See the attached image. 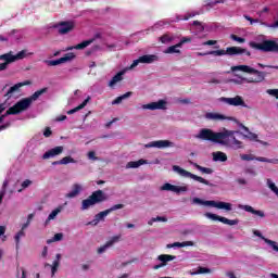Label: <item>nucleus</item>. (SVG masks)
I'll return each mask as SVG.
<instances>
[{
    "mask_svg": "<svg viewBox=\"0 0 278 278\" xmlns=\"http://www.w3.org/2000/svg\"><path fill=\"white\" fill-rule=\"evenodd\" d=\"M238 131L228 130L224 128L219 132H214L210 128H203L195 136L199 140H208L215 142V144H224V147H230L231 149H242V142L236 139Z\"/></svg>",
    "mask_w": 278,
    "mask_h": 278,
    "instance_id": "nucleus-1",
    "label": "nucleus"
},
{
    "mask_svg": "<svg viewBox=\"0 0 278 278\" xmlns=\"http://www.w3.org/2000/svg\"><path fill=\"white\" fill-rule=\"evenodd\" d=\"M45 92H47V88L36 91L34 96L24 98L20 100L17 103H15L13 106H11L4 115L0 116V131H3V129H8V127L10 126V122H7L5 124L1 125L5 116H10L12 114H21V112H25V110H28L29 105H31L34 101H37L42 94H45Z\"/></svg>",
    "mask_w": 278,
    "mask_h": 278,
    "instance_id": "nucleus-2",
    "label": "nucleus"
},
{
    "mask_svg": "<svg viewBox=\"0 0 278 278\" xmlns=\"http://www.w3.org/2000/svg\"><path fill=\"white\" fill-rule=\"evenodd\" d=\"M232 73L236 71H241L242 73H248L249 75H256L254 78H241V81H237V84H261L264 81L266 74L264 72H260L249 65H237L231 67Z\"/></svg>",
    "mask_w": 278,
    "mask_h": 278,
    "instance_id": "nucleus-3",
    "label": "nucleus"
},
{
    "mask_svg": "<svg viewBox=\"0 0 278 278\" xmlns=\"http://www.w3.org/2000/svg\"><path fill=\"white\" fill-rule=\"evenodd\" d=\"M249 47L256 51H263V53H278V43L273 40H263L262 42L250 41Z\"/></svg>",
    "mask_w": 278,
    "mask_h": 278,
    "instance_id": "nucleus-4",
    "label": "nucleus"
},
{
    "mask_svg": "<svg viewBox=\"0 0 278 278\" xmlns=\"http://www.w3.org/2000/svg\"><path fill=\"white\" fill-rule=\"evenodd\" d=\"M27 58V50H22L17 54H13L12 52L0 55V60L3 63H0V71H5L9 64L12 62H16L18 60H25Z\"/></svg>",
    "mask_w": 278,
    "mask_h": 278,
    "instance_id": "nucleus-5",
    "label": "nucleus"
},
{
    "mask_svg": "<svg viewBox=\"0 0 278 278\" xmlns=\"http://www.w3.org/2000/svg\"><path fill=\"white\" fill-rule=\"evenodd\" d=\"M192 203L197 205H205L206 207H216L217 210H226V212H231V203L229 202H216L214 200H201L199 198H193Z\"/></svg>",
    "mask_w": 278,
    "mask_h": 278,
    "instance_id": "nucleus-6",
    "label": "nucleus"
},
{
    "mask_svg": "<svg viewBox=\"0 0 278 278\" xmlns=\"http://www.w3.org/2000/svg\"><path fill=\"white\" fill-rule=\"evenodd\" d=\"M101 201H105V195L103 194V191H94L88 199L83 200L81 210H88L92 207V205L101 203Z\"/></svg>",
    "mask_w": 278,
    "mask_h": 278,
    "instance_id": "nucleus-7",
    "label": "nucleus"
},
{
    "mask_svg": "<svg viewBox=\"0 0 278 278\" xmlns=\"http://www.w3.org/2000/svg\"><path fill=\"white\" fill-rule=\"evenodd\" d=\"M173 172L177 173L178 175H180V177H189L190 179H193L194 181H199L200 184H204V186H210V181L205 180V178L201 177V176H197L177 165L173 166Z\"/></svg>",
    "mask_w": 278,
    "mask_h": 278,
    "instance_id": "nucleus-8",
    "label": "nucleus"
},
{
    "mask_svg": "<svg viewBox=\"0 0 278 278\" xmlns=\"http://www.w3.org/2000/svg\"><path fill=\"white\" fill-rule=\"evenodd\" d=\"M157 60L160 59L155 54H144L132 61V64L128 67V71H134L138 64H153V62H157Z\"/></svg>",
    "mask_w": 278,
    "mask_h": 278,
    "instance_id": "nucleus-9",
    "label": "nucleus"
},
{
    "mask_svg": "<svg viewBox=\"0 0 278 278\" xmlns=\"http://www.w3.org/2000/svg\"><path fill=\"white\" fill-rule=\"evenodd\" d=\"M204 216L206 218H210L211 220H218L219 223H223L224 225H238L240 223L239 219H228L227 217H220L214 213H205Z\"/></svg>",
    "mask_w": 278,
    "mask_h": 278,
    "instance_id": "nucleus-10",
    "label": "nucleus"
},
{
    "mask_svg": "<svg viewBox=\"0 0 278 278\" xmlns=\"http://www.w3.org/2000/svg\"><path fill=\"white\" fill-rule=\"evenodd\" d=\"M146 149H168L169 147H175V143L169 140H157L147 143Z\"/></svg>",
    "mask_w": 278,
    "mask_h": 278,
    "instance_id": "nucleus-11",
    "label": "nucleus"
},
{
    "mask_svg": "<svg viewBox=\"0 0 278 278\" xmlns=\"http://www.w3.org/2000/svg\"><path fill=\"white\" fill-rule=\"evenodd\" d=\"M161 190L180 194V192H188V187L187 186H175V185L166 182L161 187Z\"/></svg>",
    "mask_w": 278,
    "mask_h": 278,
    "instance_id": "nucleus-12",
    "label": "nucleus"
},
{
    "mask_svg": "<svg viewBox=\"0 0 278 278\" xmlns=\"http://www.w3.org/2000/svg\"><path fill=\"white\" fill-rule=\"evenodd\" d=\"M173 260H177V256L170 254H161L157 256V261L161 262L159 265H154V270H160V268H164L168 262H173Z\"/></svg>",
    "mask_w": 278,
    "mask_h": 278,
    "instance_id": "nucleus-13",
    "label": "nucleus"
},
{
    "mask_svg": "<svg viewBox=\"0 0 278 278\" xmlns=\"http://www.w3.org/2000/svg\"><path fill=\"white\" fill-rule=\"evenodd\" d=\"M72 60H75V53L70 52L58 60L47 61V64L48 66H58L60 64H65V62H71Z\"/></svg>",
    "mask_w": 278,
    "mask_h": 278,
    "instance_id": "nucleus-14",
    "label": "nucleus"
},
{
    "mask_svg": "<svg viewBox=\"0 0 278 278\" xmlns=\"http://www.w3.org/2000/svg\"><path fill=\"white\" fill-rule=\"evenodd\" d=\"M238 208L243 210V212H249L250 214H253L254 216H258V218L266 217V213H264V211L255 210L251 205L238 204Z\"/></svg>",
    "mask_w": 278,
    "mask_h": 278,
    "instance_id": "nucleus-15",
    "label": "nucleus"
},
{
    "mask_svg": "<svg viewBox=\"0 0 278 278\" xmlns=\"http://www.w3.org/2000/svg\"><path fill=\"white\" fill-rule=\"evenodd\" d=\"M242 53H245V55L251 56V51L240 48V47H229L227 50H225V55H242Z\"/></svg>",
    "mask_w": 278,
    "mask_h": 278,
    "instance_id": "nucleus-16",
    "label": "nucleus"
},
{
    "mask_svg": "<svg viewBox=\"0 0 278 278\" xmlns=\"http://www.w3.org/2000/svg\"><path fill=\"white\" fill-rule=\"evenodd\" d=\"M61 153H64V147L58 146L43 153L42 160H51V157H56V155H61Z\"/></svg>",
    "mask_w": 278,
    "mask_h": 278,
    "instance_id": "nucleus-17",
    "label": "nucleus"
},
{
    "mask_svg": "<svg viewBox=\"0 0 278 278\" xmlns=\"http://www.w3.org/2000/svg\"><path fill=\"white\" fill-rule=\"evenodd\" d=\"M220 101L224 103H227L228 105H233L235 108H238V105H241L244 108V100H242V97L236 96L235 98H220Z\"/></svg>",
    "mask_w": 278,
    "mask_h": 278,
    "instance_id": "nucleus-18",
    "label": "nucleus"
},
{
    "mask_svg": "<svg viewBox=\"0 0 278 278\" xmlns=\"http://www.w3.org/2000/svg\"><path fill=\"white\" fill-rule=\"evenodd\" d=\"M142 110H166V101L159 100L157 102H151L149 104H143Z\"/></svg>",
    "mask_w": 278,
    "mask_h": 278,
    "instance_id": "nucleus-19",
    "label": "nucleus"
},
{
    "mask_svg": "<svg viewBox=\"0 0 278 278\" xmlns=\"http://www.w3.org/2000/svg\"><path fill=\"white\" fill-rule=\"evenodd\" d=\"M119 241H121V235L112 237L104 245L98 249V253L99 254L105 253V251H108L110 247H114V244H116V242H119Z\"/></svg>",
    "mask_w": 278,
    "mask_h": 278,
    "instance_id": "nucleus-20",
    "label": "nucleus"
},
{
    "mask_svg": "<svg viewBox=\"0 0 278 278\" xmlns=\"http://www.w3.org/2000/svg\"><path fill=\"white\" fill-rule=\"evenodd\" d=\"M59 34H68L73 27H75V24L73 22H62L58 26Z\"/></svg>",
    "mask_w": 278,
    "mask_h": 278,
    "instance_id": "nucleus-21",
    "label": "nucleus"
},
{
    "mask_svg": "<svg viewBox=\"0 0 278 278\" xmlns=\"http://www.w3.org/2000/svg\"><path fill=\"white\" fill-rule=\"evenodd\" d=\"M129 71V67L124 68L118 72L109 83L110 88H114L118 84V81H123V75H125Z\"/></svg>",
    "mask_w": 278,
    "mask_h": 278,
    "instance_id": "nucleus-22",
    "label": "nucleus"
},
{
    "mask_svg": "<svg viewBox=\"0 0 278 278\" xmlns=\"http://www.w3.org/2000/svg\"><path fill=\"white\" fill-rule=\"evenodd\" d=\"M205 118H207V121H231L230 117H227L219 113H206Z\"/></svg>",
    "mask_w": 278,
    "mask_h": 278,
    "instance_id": "nucleus-23",
    "label": "nucleus"
},
{
    "mask_svg": "<svg viewBox=\"0 0 278 278\" xmlns=\"http://www.w3.org/2000/svg\"><path fill=\"white\" fill-rule=\"evenodd\" d=\"M23 86H29V81L15 84L13 87L9 89V91L7 92V97H12V94H14V92H18V90H21Z\"/></svg>",
    "mask_w": 278,
    "mask_h": 278,
    "instance_id": "nucleus-24",
    "label": "nucleus"
},
{
    "mask_svg": "<svg viewBox=\"0 0 278 278\" xmlns=\"http://www.w3.org/2000/svg\"><path fill=\"white\" fill-rule=\"evenodd\" d=\"M143 164H149V161L140 159L139 161H130L127 163L126 168H140Z\"/></svg>",
    "mask_w": 278,
    "mask_h": 278,
    "instance_id": "nucleus-25",
    "label": "nucleus"
},
{
    "mask_svg": "<svg viewBox=\"0 0 278 278\" xmlns=\"http://www.w3.org/2000/svg\"><path fill=\"white\" fill-rule=\"evenodd\" d=\"M79 192H81V185L76 184L72 187V191H70L65 197L66 199H75Z\"/></svg>",
    "mask_w": 278,
    "mask_h": 278,
    "instance_id": "nucleus-26",
    "label": "nucleus"
},
{
    "mask_svg": "<svg viewBox=\"0 0 278 278\" xmlns=\"http://www.w3.org/2000/svg\"><path fill=\"white\" fill-rule=\"evenodd\" d=\"M109 214H110V211L108 210L98 213L94 216V219L91 223H89V225H99V223H101V220H103V218H105V216H108Z\"/></svg>",
    "mask_w": 278,
    "mask_h": 278,
    "instance_id": "nucleus-27",
    "label": "nucleus"
},
{
    "mask_svg": "<svg viewBox=\"0 0 278 278\" xmlns=\"http://www.w3.org/2000/svg\"><path fill=\"white\" fill-rule=\"evenodd\" d=\"M189 164H191V166H194V168H197V170H200V173H204L205 175H212L214 173V170L212 168L203 167L192 161H190Z\"/></svg>",
    "mask_w": 278,
    "mask_h": 278,
    "instance_id": "nucleus-28",
    "label": "nucleus"
},
{
    "mask_svg": "<svg viewBox=\"0 0 278 278\" xmlns=\"http://www.w3.org/2000/svg\"><path fill=\"white\" fill-rule=\"evenodd\" d=\"M213 162H227V154L225 152H213Z\"/></svg>",
    "mask_w": 278,
    "mask_h": 278,
    "instance_id": "nucleus-29",
    "label": "nucleus"
},
{
    "mask_svg": "<svg viewBox=\"0 0 278 278\" xmlns=\"http://www.w3.org/2000/svg\"><path fill=\"white\" fill-rule=\"evenodd\" d=\"M184 247H194V243L192 241H184V242H175L173 244H167V249H181Z\"/></svg>",
    "mask_w": 278,
    "mask_h": 278,
    "instance_id": "nucleus-30",
    "label": "nucleus"
},
{
    "mask_svg": "<svg viewBox=\"0 0 278 278\" xmlns=\"http://www.w3.org/2000/svg\"><path fill=\"white\" fill-rule=\"evenodd\" d=\"M89 45H92V40H85L74 47H68L66 51H73V49H77V50L86 49V47H89Z\"/></svg>",
    "mask_w": 278,
    "mask_h": 278,
    "instance_id": "nucleus-31",
    "label": "nucleus"
},
{
    "mask_svg": "<svg viewBox=\"0 0 278 278\" xmlns=\"http://www.w3.org/2000/svg\"><path fill=\"white\" fill-rule=\"evenodd\" d=\"M60 212H62V206H59L56 208H54L48 216L47 220H46V225L48 223H51V220H55V218L58 217V214H60Z\"/></svg>",
    "mask_w": 278,
    "mask_h": 278,
    "instance_id": "nucleus-32",
    "label": "nucleus"
},
{
    "mask_svg": "<svg viewBox=\"0 0 278 278\" xmlns=\"http://www.w3.org/2000/svg\"><path fill=\"white\" fill-rule=\"evenodd\" d=\"M197 55L199 56H203V55H215V56H220V55H225V50H213V51H208V52H198Z\"/></svg>",
    "mask_w": 278,
    "mask_h": 278,
    "instance_id": "nucleus-33",
    "label": "nucleus"
},
{
    "mask_svg": "<svg viewBox=\"0 0 278 278\" xmlns=\"http://www.w3.org/2000/svg\"><path fill=\"white\" fill-rule=\"evenodd\" d=\"M129 97H131V91H128L119 97H117L113 102L112 105H118V103H123V101H125V99H129Z\"/></svg>",
    "mask_w": 278,
    "mask_h": 278,
    "instance_id": "nucleus-34",
    "label": "nucleus"
},
{
    "mask_svg": "<svg viewBox=\"0 0 278 278\" xmlns=\"http://www.w3.org/2000/svg\"><path fill=\"white\" fill-rule=\"evenodd\" d=\"M89 101H90V97H88L86 100H84V102L80 105L76 106L75 109H72V110L67 111V114H75V112H79V110H84V108L86 105H88Z\"/></svg>",
    "mask_w": 278,
    "mask_h": 278,
    "instance_id": "nucleus-35",
    "label": "nucleus"
},
{
    "mask_svg": "<svg viewBox=\"0 0 278 278\" xmlns=\"http://www.w3.org/2000/svg\"><path fill=\"white\" fill-rule=\"evenodd\" d=\"M60 260H62V254H56V260L52 263L51 273L52 277L58 273V268L60 266Z\"/></svg>",
    "mask_w": 278,
    "mask_h": 278,
    "instance_id": "nucleus-36",
    "label": "nucleus"
},
{
    "mask_svg": "<svg viewBox=\"0 0 278 278\" xmlns=\"http://www.w3.org/2000/svg\"><path fill=\"white\" fill-rule=\"evenodd\" d=\"M265 244H268V247H270V249H273V251H275L276 253H278V243L277 241H273L270 239L267 238H263Z\"/></svg>",
    "mask_w": 278,
    "mask_h": 278,
    "instance_id": "nucleus-37",
    "label": "nucleus"
},
{
    "mask_svg": "<svg viewBox=\"0 0 278 278\" xmlns=\"http://www.w3.org/2000/svg\"><path fill=\"white\" fill-rule=\"evenodd\" d=\"M242 129L244 130V137L249 140H257V135L251 132L245 126H242Z\"/></svg>",
    "mask_w": 278,
    "mask_h": 278,
    "instance_id": "nucleus-38",
    "label": "nucleus"
},
{
    "mask_svg": "<svg viewBox=\"0 0 278 278\" xmlns=\"http://www.w3.org/2000/svg\"><path fill=\"white\" fill-rule=\"evenodd\" d=\"M181 46L179 43H176L175 46L168 47L164 53H180Z\"/></svg>",
    "mask_w": 278,
    "mask_h": 278,
    "instance_id": "nucleus-39",
    "label": "nucleus"
},
{
    "mask_svg": "<svg viewBox=\"0 0 278 278\" xmlns=\"http://www.w3.org/2000/svg\"><path fill=\"white\" fill-rule=\"evenodd\" d=\"M59 164L61 165L77 164V161H75V159H73L72 156H65L59 161Z\"/></svg>",
    "mask_w": 278,
    "mask_h": 278,
    "instance_id": "nucleus-40",
    "label": "nucleus"
},
{
    "mask_svg": "<svg viewBox=\"0 0 278 278\" xmlns=\"http://www.w3.org/2000/svg\"><path fill=\"white\" fill-rule=\"evenodd\" d=\"M256 162H266L267 164H278V159H267L263 156H257Z\"/></svg>",
    "mask_w": 278,
    "mask_h": 278,
    "instance_id": "nucleus-41",
    "label": "nucleus"
},
{
    "mask_svg": "<svg viewBox=\"0 0 278 278\" xmlns=\"http://www.w3.org/2000/svg\"><path fill=\"white\" fill-rule=\"evenodd\" d=\"M267 186H268L269 190H271V192H274V194H276V197H278V187H277V185H275V182H273V180L267 179Z\"/></svg>",
    "mask_w": 278,
    "mask_h": 278,
    "instance_id": "nucleus-42",
    "label": "nucleus"
},
{
    "mask_svg": "<svg viewBox=\"0 0 278 278\" xmlns=\"http://www.w3.org/2000/svg\"><path fill=\"white\" fill-rule=\"evenodd\" d=\"M64 238V235L62 232L55 233L52 239H49L47 242L48 244H51V242H60Z\"/></svg>",
    "mask_w": 278,
    "mask_h": 278,
    "instance_id": "nucleus-43",
    "label": "nucleus"
},
{
    "mask_svg": "<svg viewBox=\"0 0 278 278\" xmlns=\"http://www.w3.org/2000/svg\"><path fill=\"white\" fill-rule=\"evenodd\" d=\"M166 220H167L166 217L157 216L150 219L148 222V225H153V223H166Z\"/></svg>",
    "mask_w": 278,
    "mask_h": 278,
    "instance_id": "nucleus-44",
    "label": "nucleus"
},
{
    "mask_svg": "<svg viewBox=\"0 0 278 278\" xmlns=\"http://www.w3.org/2000/svg\"><path fill=\"white\" fill-rule=\"evenodd\" d=\"M21 238H25V231L23 230H20L15 237H14V240L16 242V248L18 249V244L21 243Z\"/></svg>",
    "mask_w": 278,
    "mask_h": 278,
    "instance_id": "nucleus-45",
    "label": "nucleus"
},
{
    "mask_svg": "<svg viewBox=\"0 0 278 278\" xmlns=\"http://www.w3.org/2000/svg\"><path fill=\"white\" fill-rule=\"evenodd\" d=\"M240 157L243 162H253V160H257L253 154H241Z\"/></svg>",
    "mask_w": 278,
    "mask_h": 278,
    "instance_id": "nucleus-46",
    "label": "nucleus"
},
{
    "mask_svg": "<svg viewBox=\"0 0 278 278\" xmlns=\"http://www.w3.org/2000/svg\"><path fill=\"white\" fill-rule=\"evenodd\" d=\"M9 180L5 179L2 185V189L0 191V203L3 201V197H5V188H8Z\"/></svg>",
    "mask_w": 278,
    "mask_h": 278,
    "instance_id": "nucleus-47",
    "label": "nucleus"
},
{
    "mask_svg": "<svg viewBox=\"0 0 278 278\" xmlns=\"http://www.w3.org/2000/svg\"><path fill=\"white\" fill-rule=\"evenodd\" d=\"M216 3H223V0H207L205 8L206 9L214 8Z\"/></svg>",
    "mask_w": 278,
    "mask_h": 278,
    "instance_id": "nucleus-48",
    "label": "nucleus"
},
{
    "mask_svg": "<svg viewBox=\"0 0 278 278\" xmlns=\"http://www.w3.org/2000/svg\"><path fill=\"white\" fill-rule=\"evenodd\" d=\"M230 38L231 40H235V42H239L240 45L247 42V39L242 37H238L237 35H231Z\"/></svg>",
    "mask_w": 278,
    "mask_h": 278,
    "instance_id": "nucleus-49",
    "label": "nucleus"
},
{
    "mask_svg": "<svg viewBox=\"0 0 278 278\" xmlns=\"http://www.w3.org/2000/svg\"><path fill=\"white\" fill-rule=\"evenodd\" d=\"M186 42H192V38H190V37H182L180 39V41L178 42V47H184V45H186Z\"/></svg>",
    "mask_w": 278,
    "mask_h": 278,
    "instance_id": "nucleus-50",
    "label": "nucleus"
},
{
    "mask_svg": "<svg viewBox=\"0 0 278 278\" xmlns=\"http://www.w3.org/2000/svg\"><path fill=\"white\" fill-rule=\"evenodd\" d=\"M116 210H123V204H115L111 208H108L106 211L110 214L111 212H116Z\"/></svg>",
    "mask_w": 278,
    "mask_h": 278,
    "instance_id": "nucleus-51",
    "label": "nucleus"
},
{
    "mask_svg": "<svg viewBox=\"0 0 278 278\" xmlns=\"http://www.w3.org/2000/svg\"><path fill=\"white\" fill-rule=\"evenodd\" d=\"M170 40H173V38L168 35H164L161 37V42H163V45H166L167 42H170Z\"/></svg>",
    "mask_w": 278,
    "mask_h": 278,
    "instance_id": "nucleus-52",
    "label": "nucleus"
},
{
    "mask_svg": "<svg viewBox=\"0 0 278 278\" xmlns=\"http://www.w3.org/2000/svg\"><path fill=\"white\" fill-rule=\"evenodd\" d=\"M267 94H270V97H275L278 99V89H268Z\"/></svg>",
    "mask_w": 278,
    "mask_h": 278,
    "instance_id": "nucleus-53",
    "label": "nucleus"
},
{
    "mask_svg": "<svg viewBox=\"0 0 278 278\" xmlns=\"http://www.w3.org/2000/svg\"><path fill=\"white\" fill-rule=\"evenodd\" d=\"M193 25L197 27L198 31L201 33L203 31L205 28L203 27V24H200L199 21H194Z\"/></svg>",
    "mask_w": 278,
    "mask_h": 278,
    "instance_id": "nucleus-54",
    "label": "nucleus"
},
{
    "mask_svg": "<svg viewBox=\"0 0 278 278\" xmlns=\"http://www.w3.org/2000/svg\"><path fill=\"white\" fill-rule=\"evenodd\" d=\"M197 14H199V13L193 12V13L185 15L184 17H179L178 20L179 21H188L189 18H192V16H197Z\"/></svg>",
    "mask_w": 278,
    "mask_h": 278,
    "instance_id": "nucleus-55",
    "label": "nucleus"
},
{
    "mask_svg": "<svg viewBox=\"0 0 278 278\" xmlns=\"http://www.w3.org/2000/svg\"><path fill=\"white\" fill-rule=\"evenodd\" d=\"M30 184H31V180H29V179L24 180L22 182L23 190H25V188H29Z\"/></svg>",
    "mask_w": 278,
    "mask_h": 278,
    "instance_id": "nucleus-56",
    "label": "nucleus"
},
{
    "mask_svg": "<svg viewBox=\"0 0 278 278\" xmlns=\"http://www.w3.org/2000/svg\"><path fill=\"white\" fill-rule=\"evenodd\" d=\"M166 26V22L160 21L154 25V29H160V27Z\"/></svg>",
    "mask_w": 278,
    "mask_h": 278,
    "instance_id": "nucleus-57",
    "label": "nucleus"
},
{
    "mask_svg": "<svg viewBox=\"0 0 278 278\" xmlns=\"http://www.w3.org/2000/svg\"><path fill=\"white\" fill-rule=\"evenodd\" d=\"M216 42H217L216 40H207V41L203 42L202 45L204 47H212V46L216 45Z\"/></svg>",
    "mask_w": 278,
    "mask_h": 278,
    "instance_id": "nucleus-58",
    "label": "nucleus"
},
{
    "mask_svg": "<svg viewBox=\"0 0 278 278\" xmlns=\"http://www.w3.org/2000/svg\"><path fill=\"white\" fill-rule=\"evenodd\" d=\"M198 273H199L200 275H203L204 273H210V268H207V267H200L199 270H198Z\"/></svg>",
    "mask_w": 278,
    "mask_h": 278,
    "instance_id": "nucleus-59",
    "label": "nucleus"
},
{
    "mask_svg": "<svg viewBox=\"0 0 278 278\" xmlns=\"http://www.w3.org/2000/svg\"><path fill=\"white\" fill-rule=\"evenodd\" d=\"M245 173L248 175H251L252 177H255V175H257V173L254 169H251V168L247 169Z\"/></svg>",
    "mask_w": 278,
    "mask_h": 278,
    "instance_id": "nucleus-60",
    "label": "nucleus"
},
{
    "mask_svg": "<svg viewBox=\"0 0 278 278\" xmlns=\"http://www.w3.org/2000/svg\"><path fill=\"white\" fill-rule=\"evenodd\" d=\"M51 128H46V130L43 131V136L46 137V138H49L50 136H51Z\"/></svg>",
    "mask_w": 278,
    "mask_h": 278,
    "instance_id": "nucleus-61",
    "label": "nucleus"
},
{
    "mask_svg": "<svg viewBox=\"0 0 278 278\" xmlns=\"http://www.w3.org/2000/svg\"><path fill=\"white\" fill-rule=\"evenodd\" d=\"M48 253H49V248L45 247L41 253L42 257H47Z\"/></svg>",
    "mask_w": 278,
    "mask_h": 278,
    "instance_id": "nucleus-62",
    "label": "nucleus"
},
{
    "mask_svg": "<svg viewBox=\"0 0 278 278\" xmlns=\"http://www.w3.org/2000/svg\"><path fill=\"white\" fill-rule=\"evenodd\" d=\"M238 184H240V186H245L247 180L244 178H239L237 179Z\"/></svg>",
    "mask_w": 278,
    "mask_h": 278,
    "instance_id": "nucleus-63",
    "label": "nucleus"
},
{
    "mask_svg": "<svg viewBox=\"0 0 278 278\" xmlns=\"http://www.w3.org/2000/svg\"><path fill=\"white\" fill-rule=\"evenodd\" d=\"M88 157H89V160H97V157L94 156V152H89L88 153Z\"/></svg>",
    "mask_w": 278,
    "mask_h": 278,
    "instance_id": "nucleus-64",
    "label": "nucleus"
}]
</instances>
